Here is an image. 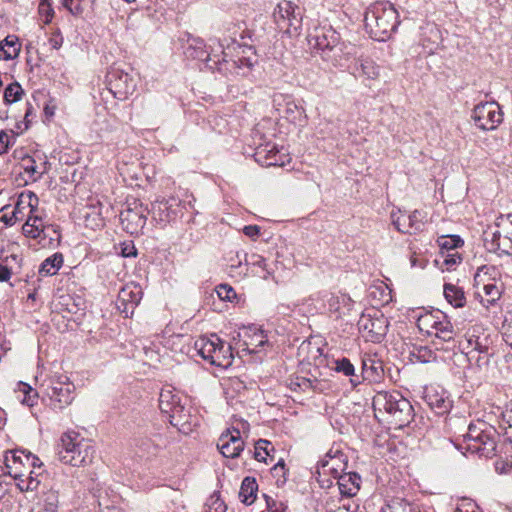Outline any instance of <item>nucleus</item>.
Segmentation results:
<instances>
[{"label":"nucleus","mask_w":512,"mask_h":512,"mask_svg":"<svg viewBox=\"0 0 512 512\" xmlns=\"http://www.w3.org/2000/svg\"><path fill=\"white\" fill-rule=\"evenodd\" d=\"M364 25L371 38L385 41L399 25L398 12L390 2L377 1L366 9Z\"/></svg>","instance_id":"1"},{"label":"nucleus","mask_w":512,"mask_h":512,"mask_svg":"<svg viewBox=\"0 0 512 512\" xmlns=\"http://www.w3.org/2000/svg\"><path fill=\"white\" fill-rule=\"evenodd\" d=\"M372 405L375 412H385L395 428L407 426L415 416L410 401L395 390L377 392L373 397Z\"/></svg>","instance_id":"2"},{"label":"nucleus","mask_w":512,"mask_h":512,"mask_svg":"<svg viewBox=\"0 0 512 512\" xmlns=\"http://www.w3.org/2000/svg\"><path fill=\"white\" fill-rule=\"evenodd\" d=\"M96 449L92 441L76 431H67L60 437L59 460L73 467H85L93 462Z\"/></svg>","instance_id":"3"},{"label":"nucleus","mask_w":512,"mask_h":512,"mask_svg":"<svg viewBox=\"0 0 512 512\" xmlns=\"http://www.w3.org/2000/svg\"><path fill=\"white\" fill-rule=\"evenodd\" d=\"M308 43L323 61L334 67L342 65L344 43L341 42L340 34L332 26L315 27L308 35Z\"/></svg>","instance_id":"4"},{"label":"nucleus","mask_w":512,"mask_h":512,"mask_svg":"<svg viewBox=\"0 0 512 512\" xmlns=\"http://www.w3.org/2000/svg\"><path fill=\"white\" fill-rule=\"evenodd\" d=\"M463 437L465 449L468 452L485 458H491L496 454L499 434L485 421L471 423Z\"/></svg>","instance_id":"5"},{"label":"nucleus","mask_w":512,"mask_h":512,"mask_svg":"<svg viewBox=\"0 0 512 512\" xmlns=\"http://www.w3.org/2000/svg\"><path fill=\"white\" fill-rule=\"evenodd\" d=\"M193 349L197 355L212 365L227 368L232 364L231 345L223 342L216 334L199 337L194 341Z\"/></svg>","instance_id":"6"},{"label":"nucleus","mask_w":512,"mask_h":512,"mask_svg":"<svg viewBox=\"0 0 512 512\" xmlns=\"http://www.w3.org/2000/svg\"><path fill=\"white\" fill-rule=\"evenodd\" d=\"M210 41L211 43L208 46L210 50H208L201 38L189 39L185 54L189 58L205 62L206 67L212 71L223 72V66L228 63L225 59L223 46L217 40Z\"/></svg>","instance_id":"7"},{"label":"nucleus","mask_w":512,"mask_h":512,"mask_svg":"<svg viewBox=\"0 0 512 512\" xmlns=\"http://www.w3.org/2000/svg\"><path fill=\"white\" fill-rule=\"evenodd\" d=\"M40 388L54 409L62 410L74 400L75 385L66 375L55 373L45 379Z\"/></svg>","instance_id":"8"},{"label":"nucleus","mask_w":512,"mask_h":512,"mask_svg":"<svg viewBox=\"0 0 512 512\" xmlns=\"http://www.w3.org/2000/svg\"><path fill=\"white\" fill-rule=\"evenodd\" d=\"M491 340L480 326L469 328L465 334V344L460 343L463 351L468 356L469 361H475L477 366H486L489 363L491 350Z\"/></svg>","instance_id":"9"},{"label":"nucleus","mask_w":512,"mask_h":512,"mask_svg":"<svg viewBox=\"0 0 512 512\" xmlns=\"http://www.w3.org/2000/svg\"><path fill=\"white\" fill-rule=\"evenodd\" d=\"M357 325L359 333L366 341L380 343L387 334L389 321L380 311L372 310L362 313Z\"/></svg>","instance_id":"10"},{"label":"nucleus","mask_w":512,"mask_h":512,"mask_svg":"<svg viewBox=\"0 0 512 512\" xmlns=\"http://www.w3.org/2000/svg\"><path fill=\"white\" fill-rule=\"evenodd\" d=\"M148 214V208L140 200L127 201L119 215L123 230L131 235H138L146 225Z\"/></svg>","instance_id":"11"},{"label":"nucleus","mask_w":512,"mask_h":512,"mask_svg":"<svg viewBox=\"0 0 512 512\" xmlns=\"http://www.w3.org/2000/svg\"><path fill=\"white\" fill-rule=\"evenodd\" d=\"M273 17L278 28L288 34L297 33L302 25V13L298 5L282 0L274 9Z\"/></svg>","instance_id":"12"},{"label":"nucleus","mask_w":512,"mask_h":512,"mask_svg":"<svg viewBox=\"0 0 512 512\" xmlns=\"http://www.w3.org/2000/svg\"><path fill=\"white\" fill-rule=\"evenodd\" d=\"M437 323L434 325L431 336H434L432 340L433 346L437 350H443L446 352L454 351L457 347L456 331L449 317L443 313H437Z\"/></svg>","instance_id":"13"},{"label":"nucleus","mask_w":512,"mask_h":512,"mask_svg":"<svg viewBox=\"0 0 512 512\" xmlns=\"http://www.w3.org/2000/svg\"><path fill=\"white\" fill-rule=\"evenodd\" d=\"M494 272H496L495 267L483 266L477 271L474 278L477 286L482 285L481 290L476 292V296L479 298L480 303L486 308L494 305L501 296V287L497 285L495 278L485 280V276L491 275Z\"/></svg>","instance_id":"14"},{"label":"nucleus","mask_w":512,"mask_h":512,"mask_svg":"<svg viewBox=\"0 0 512 512\" xmlns=\"http://www.w3.org/2000/svg\"><path fill=\"white\" fill-rule=\"evenodd\" d=\"M492 232L491 249L504 254L512 253V213L500 215Z\"/></svg>","instance_id":"15"},{"label":"nucleus","mask_w":512,"mask_h":512,"mask_svg":"<svg viewBox=\"0 0 512 512\" xmlns=\"http://www.w3.org/2000/svg\"><path fill=\"white\" fill-rule=\"evenodd\" d=\"M475 125L482 130H493L503 120V113L498 103L485 102L475 106L472 112Z\"/></svg>","instance_id":"16"},{"label":"nucleus","mask_w":512,"mask_h":512,"mask_svg":"<svg viewBox=\"0 0 512 512\" xmlns=\"http://www.w3.org/2000/svg\"><path fill=\"white\" fill-rule=\"evenodd\" d=\"M109 91L118 100H126L136 88L134 79L119 68H111L106 76Z\"/></svg>","instance_id":"17"},{"label":"nucleus","mask_w":512,"mask_h":512,"mask_svg":"<svg viewBox=\"0 0 512 512\" xmlns=\"http://www.w3.org/2000/svg\"><path fill=\"white\" fill-rule=\"evenodd\" d=\"M311 301L316 302V308L329 312L335 317L341 318L344 314V308L349 311L352 306V300L347 295H334L329 292H319L311 296Z\"/></svg>","instance_id":"18"},{"label":"nucleus","mask_w":512,"mask_h":512,"mask_svg":"<svg viewBox=\"0 0 512 512\" xmlns=\"http://www.w3.org/2000/svg\"><path fill=\"white\" fill-rule=\"evenodd\" d=\"M182 216V201L176 197L163 198L152 205V217L162 226Z\"/></svg>","instance_id":"19"},{"label":"nucleus","mask_w":512,"mask_h":512,"mask_svg":"<svg viewBox=\"0 0 512 512\" xmlns=\"http://www.w3.org/2000/svg\"><path fill=\"white\" fill-rule=\"evenodd\" d=\"M159 408L168 415L171 425L179 427L184 424L183 420L187 416L185 408L181 405L179 396L171 390L163 389L160 392Z\"/></svg>","instance_id":"20"},{"label":"nucleus","mask_w":512,"mask_h":512,"mask_svg":"<svg viewBox=\"0 0 512 512\" xmlns=\"http://www.w3.org/2000/svg\"><path fill=\"white\" fill-rule=\"evenodd\" d=\"M4 471L10 477L15 474V471H21L26 468H36L41 466L39 458L32 453H25L24 451H7L4 456Z\"/></svg>","instance_id":"21"},{"label":"nucleus","mask_w":512,"mask_h":512,"mask_svg":"<svg viewBox=\"0 0 512 512\" xmlns=\"http://www.w3.org/2000/svg\"><path fill=\"white\" fill-rule=\"evenodd\" d=\"M361 373L359 374V385L364 382L379 384L384 380L385 372L383 362L375 354L365 353L361 359Z\"/></svg>","instance_id":"22"},{"label":"nucleus","mask_w":512,"mask_h":512,"mask_svg":"<svg viewBox=\"0 0 512 512\" xmlns=\"http://www.w3.org/2000/svg\"><path fill=\"white\" fill-rule=\"evenodd\" d=\"M255 159L262 166H279L284 167L290 162V157L283 151V148L278 149L275 144L260 145L256 148Z\"/></svg>","instance_id":"23"},{"label":"nucleus","mask_w":512,"mask_h":512,"mask_svg":"<svg viewBox=\"0 0 512 512\" xmlns=\"http://www.w3.org/2000/svg\"><path fill=\"white\" fill-rule=\"evenodd\" d=\"M217 448L226 458L238 457L244 449V441L240 431L233 428L223 432L218 440Z\"/></svg>","instance_id":"24"},{"label":"nucleus","mask_w":512,"mask_h":512,"mask_svg":"<svg viewBox=\"0 0 512 512\" xmlns=\"http://www.w3.org/2000/svg\"><path fill=\"white\" fill-rule=\"evenodd\" d=\"M391 218L394 226L401 233L414 234L420 231L423 225L421 213L418 210H414L411 213L402 211H398V213L392 212Z\"/></svg>","instance_id":"25"},{"label":"nucleus","mask_w":512,"mask_h":512,"mask_svg":"<svg viewBox=\"0 0 512 512\" xmlns=\"http://www.w3.org/2000/svg\"><path fill=\"white\" fill-rule=\"evenodd\" d=\"M424 400L438 415L448 413L452 407V401L449 398V395L442 388H426L424 392Z\"/></svg>","instance_id":"26"},{"label":"nucleus","mask_w":512,"mask_h":512,"mask_svg":"<svg viewBox=\"0 0 512 512\" xmlns=\"http://www.w3.org/2000/svg\"><path fill=\"white\" fill-rule=\"evenodd\" d=\"M239 336L242 337V340L239 343V348L250 354L260 352L261 348L268 342L263 331L257 328L245 329L242 334H239Z\"/></svg>","instance_id":"27"},{"label":"nucleus","mask_w":512,"mask_h":512,"mask_svg":"<svg viewBox=\"0 0 512 512\" xmlns=\"http://www.w3.org/2000/svg\"><path fill=\"white\" fill-rule=\"evenodd\" d=\"M142 298L141 288L137 285H127L123 287L118 293V302L124 306L123 311L127 312L131 309V312L137 306Z\"/></svg>","instance_id":"28"},{"label":"nucleus","mask_w":512,"mask_h":512,"mask_svg":"<svg viewBox=\"0 0 512 512\" xmlns=\"http://www.w3.org/2000/svg\"><path fill=\"white\" fill-rule=\"evenodd\" d=\"M17 481L18 488L24 491H34L38 488L40 480L38 474L35 473L34 468H26L21 471H15L12 476Z\"/></svg>","instance_id":"29"},{"label":"nucleus","mask_w":512,"mask_h":512,"mask_svg":"<svg viewBox=\"0 0 512 512\" xmlns=\"http://www.w3.org/2000/svg\"><path fill=\"white\" fill-rule=\"evenodd\" d=\"M21 47L18 36L14 34L7 35L0 41V60L9 61L16 59L20 54Z\"/></svg>","instance_id":"30"},{"label":"nucleus","mask_w":512,"mask_h":512,"mask_svg":"<svg viewBox=\"0 0 512 512\" xmlns=\"http://www.w3.org/2000/svg\"><path fill=\"white\" fill-rule=\"evenodd\" d=\"M39 203L37 195L31 191H23L19 194L15 207L12 209L17 216L24 218V210L29 209V214L34 213Z\"/></svg>","instance_id":"31"},{"label":"nucleus","mask_w":512,"mask_h":512,"mask_svg":"<svg viewBox=\"0 0 512 512\" xmlns=\"http://www.w3.org/2000/svg\"><path fill=\"white\" fill-rule=\"evenodd\" d=\"M361 477L357 473H344L338 477L340 493L344 496H354L360 489Z\"/></svg>","instance_id":"32"},{"label":"nucleus","mask_w":512,"mask_h":512,"mask_svg":"<svg viewBox=\"0 0 512 512\" xmlns=\"http://www.w3.org/2000/svg\"><path fill=\"white\" fill-rule=\"evenodd\" d=\"M333 363L334 371H336L337 373H341L346 377H349V383L353 388L359 386V374L355 372V367L350 361V359L342 357L334 360Z\"/></svg>","instance_id":"33"},{"label":"nucleus","mask_w":512,"mask_h":512,"mask_svg":"<svg viewBox=\"0 0 512 512\" xmlns=\"http://www.w3.org/2000/svg\"><path fill=\"white\" fill-rule=\"evenodd\" d=\"M444 296L447 302L455 308H462L466 304L465 293L458 285L446 283L444 285Z\"/></svg>","instance_id":"34"},{"label":"nucleus","mask_w":512,"mask_h":512,"mask_svg":"<svg viewBox=\"0 0 512 512\" xmlns=\"http://www.w3.org/2000/svg\"><path fill=\"white\" fill-rule=\"evenodd\" d=\"M258 485L254 478L246 477L241 485L239 496L246 505H251L256 499Z\"/></svg>","instance_id":"35"},{"label":"nucleus","mask_w":512,"mask_h":512,"mask_svg":"<svg viewBox=\"0 0 512 512\" xmlns=\"http://www.w3.org/2000/svg\"><path fill=\"white\" fill-rule=\"evenodd\" d=\"M63 264V256L60 253H55L45 259L39 268V274L42 276L55 275Z\"/></svg>","instance_id":"36"},{"label":"nucleus","mask_w":512,"mask_h":512,"mask_svg":"<svg viewBox=\"0 0 512 512\" xmlns=\"http://www.w3.org/2000/svg\"><path fill=\"white\" fill-rule=\"evenodd\" d=\"M282 114L288 121L292 123L302 122V120L306 119L304 108L299 105L293 97L283 109Z\"/></svg>","instance_id":"37"},{"label":"nucleus","mask_w":512,"mask_h":512,"mask_svg":"<svg viewBox=\"0 0 512 512\" xmlns=\"http://www.w3.org/2000/svg\"><path fill=\"white\" fill-rule=\"evenodd\" d=\"M440 310H434V311H427L423 314H421L417 319V327L422 333L427 334L428 336H431V331L434 327V325L437 323L438 315L437 313H440Z\"/></svg>","instance_id":"38"},{"label":"nucleus","mask_w":512,"mask_h":512,"mask_svg":"<svg viewBox=\"0 0 512 512\" xmlns=\"http://www.w3.org/2000/svg\"><path fill=\"white\" fill-rule=\"evenodd\" d=\"M21 168L29 175L30 180L33 182L38 181L46 173V169L39 171L35 159L29 155L22 158Z\"/></svg>","instance_id":"39"},{"label":"nucleus","mask_w":512,"mask_h":512,"mask_svg":"<svg viewBox=\"0 0 512 512\" xmlns=\"http://www.w3.org/2000/svg\"><path fill=\"white\" fill-rule=\"evenodd\" d=\"M318 384L317 379H310L303 376H295L289 379V388L293 391L314 390Z\"/></svg>","instance_id":"40"},{"label":"nucleus","mask_w":512,"mask_h":512,"mask_svg":"<svg viewBox=\"0 0 512 512\" xmlns=\"http://www.w3.org/2000/svg\"><path fill=\"white\" fill-rule=\"evenodd\" d=\"M23 94L24 90L21 85L18 82H13L5 88L3 99L6 105H10L20 101Z\"/></svg>","instance_id":"41"},{"label":"nucleus","mask_w":512,"mask_h":512,"mask_svg":"<svg viewBox=\"0 0 512 512\" xmlns=\"http://www.w3.org/2000/svg\"><path fill=\"white\" fill-rule=\"evenodd\" d=\"M438 242L442 252H454L463 245V240L457 235L443 236Z\"/></svg>","instance_id":"42"},{"label":"nucleus","mask_w":512,"mask_h":512,"mask_svg":"<svg viewBox=\"0 0 512 512\" xmlns=\"http://www.w3.org/2000/svg\"><path fill=\"white\" fill-rule=\"evenodd\" d=\"M270 445H271V442H269L268 440L259 439L255 443L254 452H253L254 458L259 462H261V461L267 462V457H270V452L268 449V447Z\"/></svg>","instance_id":"43"},{"label":"nucleus","mask_w":512,"mask_h":512,"mask_svg":"<svg viewBox=\"0 0 512 512\" xmlns=\"http://www.w3.org/2000/svg\"><path fill=\"white\" fill-rule=\"evenodd\" d=\"M19 391L24 394L21 400L23 404L29 407H33L37 404L38 393L30 385L23 382L19 383Z\"/></svg>","instance_id":"44"},{"label":"nucleus","mask_w":512,"mask_h":512,"mask_svg":"<svg viewBox=\"0 0 512 512\" xmlns=\"http://www.w3.org/2000/svg\"><path fill=\"white\" fill-rule=\"evenodd\" d=\"M204 512H226V505L220 498V494L214 492L206 502V509Z\"/></svg>","instance_id":"45"},{"label":"nucleus","mask_w":512,"mask_h":512,"mask_svg":"<svg viewBox=\"0 0 512 512\" xmlns=\"http://www.w3.org/2000/svg\"><path fill=\"white\" fill-rule=\"evenodd\" d=\"M443 258V261H442V266L441 268L444 270H447V271H451L455 268V266L457 264H460L461 263V256L459 255V253L457 251H454V252H442V256Z\"/></svg>","instance_id":"46"},{"label":"nucleus","mask_w":512,"mask_h":512,"mask_svg":"<svg viewBox=\"0 0 512 512\" xmlns=\"http://www.w3.org/2000/svg\"><path fill=\"white\" fill-rule=\"evenodd\" d=\"M361 75L367 79H376L379 76V67L372 60H363L360 64Z\"/></svg>","instance_id":"47"},{"label":"nucleus","mask_w":512,"mask_h":512,"mask_svg":"<svg viewBox=\"0 0 512 512\" xmlns=\"http://www.w3.org/2000/svg\"><path fill=\"white\" fill-rule=\"evenodd\" d=\"M22 217L17 216L13 210L10 209V205H5L0 209V221L7 226L14 225L17 221H21Z\"/></svg>","instance_id":"48"},{"label":"nucleus","mask_w":512,"mask_h":512,"mask_svg":"<svg viewBox=\"0 0 512 512\" xmlns=\"http://www.w3.org/2000/svg\"><path fill=\"white\" fill-rule=\"evenodd\" d=\"M215 291L217 296L223 301L232 302L237 297L235 290L228 284L218 285Z\"/></svg>","instance_id":"49"},{"label":"nucleus","mask_w":512,"mask_h":512,"mask_svg":"<svg viewBox=\"0 0 512 512\" xmlns=\"http://www.w3.org/2000/svg\"><path fill=\"white\" fill-rule=\"evenodd\" d=\"M479 507L470 498H461L457 501L454 512H478Z\"/></svg>","instance_id":"50"},{"label":"nucleus","mask_w":512,"mask_h":512,"mask_svg":"<svg viewBox=\"0 0 512 512\" xmlns=\"http://www.w3.org/2000/svg\"><path fill=\"white\" fill-rule=\"evenodd\" d=\"M22 230H23L24 235L31 237L33 239H36V238L40 237L41 233L43 232L44 225L43 224L34 225V224H32L31 220L27 219L22 227Z\"/></svg>","instance_id":"51"},{"label":"nucleus","mask_w":512,"mask_h":512,"mask_svg":"<svg viewBox=\"0 0 512 512\" xmlns=\"http://www.w3.org/2000/svg\"><path fill=\"white\" fill-rule=\"evenodd\" d=\"M292 96L283 93H276L273 96V106L274 108L282 114L283 109L287 105V103L291 100Z\"/></svg>","instance_id":"52"},{"label":"nucleus","mask_w":512,"mask_h":512,"mask_svg":"<svg viewBox=\"0 0 512 512\" xmlns=\"http://www.w3.org/2000/svg\"><path fill=\"white\" fill-rule=\"evenodd\" d=\"M267 508L270 512H286L287 505L283 502L276 501L273 497L264 495Z\"/></svg>","instance_id":"53"},{"label":"nucleus","mask_w":512,"mask_h":512,"mask_svg":"<svg viewBox=\"0 0 512 512\" xmlns=\"http://www.w3.org/2000/svg\"><path fill=\"white\" fill-rule=\"evenodd\" d=\"M59 495L56 490L50 489L44 494L43 504L58 510Z\"/></svg>","instance_id":"54"},{"label":"nucleus","mask_w":512,"mask_h":512,"mask_svg":"<svg viewBox=\"0 0 512 512\" xmlns=\"http://www.w3.org/2000/svg\"><path fill=\"white\" fill-rule=\"evenodd\" d=\"M120 255L125 258L136 257L137 249L133 241L123 242L120 244Z\"/></svg>","instance_id":"55"},{"label":"nucleus","mask_w":512,"mask_h":512,"mask_svg":"<svg viewBox=\"0 0 512 512\" xmlns=\"http://www.w3.org/2000/svg\"><path fill=\"white\" fill-rule=\"evenodd\" d=\"M62 4L73 15H80L83 12L81 0H62Z\"/></svg>","instance_id":"56"},{"label":"nucleus","mask_w":512,"mask_h":512,"mask_svg":"<svg viewBox=\"0 0 512 512\" xmlns=\"http://www.w3.org/2000/svg\"><path fill=\"white\" fill-rule=\"evenodd\" d=\"M38 10L39 13L45 17V23H49L54 15L52 4H39Z\"/></svg>","instance_id":"57"},{"label":"nucleus","mask_w":512,"mask_h":512,"mask_svg":"<svg viewBox=\"0 0 512 512\" xmlns=\"http://www.w3.org/2000/svg\"><path fill=\"white\" fill-rule=\"evenodd\" d=\"M502 336L505 343L512 348V322H507L502 326Z\"/></svg>","instance_id":"58"},{"label":"nucleus","mask_w":512,"mask_h":512,"mask_svg":"<svg viewBox=\"0 0 512 512\" xmlns=\"http://www.w3.org/2000/svg\"><path fill=\"white\" fill-rule=\"evenodd\" d=\"M7 475L4 468L0 466V499H2L8 492L9 483L7 482Z\"/></svg>","instance_id":"59"},{"label":"nucleus","mask_w":512,"mask_h":512,"mask_svg":"<svg viewBox=\"0 0 512 512\" xmlns=\"http://www.w3.org/2000/svg\"><path fill=\"white\" fill-rule=\"evenodd\" d=\"M136 445L140 448L142 454L152 453V450L155 449L150 439H139Z\"/></svg>","instance_id":"60"},{"label":"nucleus","mask_w":512,"mask_h":512,"mask_svg":"<svg viewBox=\"0 0 512 512\" xmlns=\"http://www.w3.org/2000/svg\"><path fill=\"white\" fill-rule=\"evenodd\" d=\"M49 44L53 49H59L63 44V37L59 31L52 33L49 38Z\"/></svg>","instance_id":"61"},{"label":"nucleus","mask_w":512,"mask_h":512,"mask_svg":"<svg viewBox=\"0 0 512 512\" xmlns=\"http://www.w3.org/2000/svg\"><path fill=\"white\" fill-rule=\"evenodd\" d=\"M243 233L250 238H256L260 234V228L257 225H247L243 228Z\"/></svg>","instance_id":"62"},{"label":"nucleus","mask_w":512,"mask_h":512,"mask_svg":"<svg viewBox=\"0 0 512 512\" xmlns=\"http://www.w3.org/2000/svg\"><path fill=\"white\" fill-rule=\"evenodd\" d=\"M8 135L4 130L0 131V155L5 154L8 151Z\"/></svg>","instance_id":"63"},{"label":"nucleus","mask_w":512,"mask_h":512,"mask_svg":"<svg viewBox=\"0 0 512 512\" xmlns=\"http://www.w3.org/2000/svg\"><path fill=\"white\" fill-rule=\"evenodd\" d=\"M431 356V351L426 348V347H420L418 349V355H417V358L421 361V362H428L429 361V357Z\"/></svg>","instance_id":"64"}]
</instances>
